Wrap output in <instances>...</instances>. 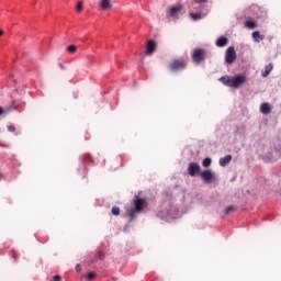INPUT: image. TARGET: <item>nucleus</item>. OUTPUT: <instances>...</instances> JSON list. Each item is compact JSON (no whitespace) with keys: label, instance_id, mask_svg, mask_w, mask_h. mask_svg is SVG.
<instances>
[{"label":"nucleus","instance_id":"obj_1","mask_svg":"<svg viewBox=\"0 0 281 281\" xmlns=\"http://www.w3.org/2000/svg\"><path fill=\"white\" fill-rule=\"evenodd\" d=\"M134 207L127 209L126 214L131 221L137 217V214H142L146 207H148V201L145 198H139V195H135L133 199Z\"/></svg>","mask_w":281,"mask_h":281},{"label":"nucleus","instance_id":"obj_2","mask_svg":"<svg viewBox=\"0 0 281 281\" xmlns=\"http://www.w3.org/2000/svg\"><path fill=\"white\" fill-rule=\"evenodd\" d=\"M220 82L225 87H232L233 89H240L245 82H247V77L244 75L235 76V77H221Z\"/></svg>","mask_w":281,"mask_h":281},{"label":"nucleus","instance_id":"obj_3","mask_svg":"<svg viewBox=\"0 0 281 281\" xmlns=\"http://www.w3.org/2000/svg\"><path fill=\"white\" fill-rule=\"evenodd\" d=\"M182 10L183 4L172 5L166 10V16L167 19H179V14H181Z\"/></svg>","mask_w":281,"mask_h":281},{"label":"nucleus","instance_id":"obj_4","mask_svg":"<svg viewBox=\"0 0 281 281\" xmlns=\"http://www.w3.org/2000/svg\"><path fill=\"white\" fill-rule=\"evenodd\" d=\"M205 49L203 48H195L191 55V58L195 65H201L203 60H205Z\"/></svg>","mask_w":281,"mask_h":281},{"label":"nucleus","instance_id":"obj_5","mask_svg":"<svg viewBox=\"0 0 281 281\" xmlns=\"http://www.w3.org/2000/svg\"><path fill=\"white\" fill-rule=\"evenodd\" d=\"M236 49L234 48V46H229L226 50L225 61L227 63V65H234V63H236Z\"/></svg>","mask_w":281,"mask_h":281},{"label":"nucleus","instance_id":"obj_6","mask_svg":"<svg viewBox=\"0 0 281 281\" xmlns=\"http://www.w3.org/2000/svg\"><path fill=\"white\" fill-rule=\"evenodd\" d=\"M186 67H187V64L183 58L176 59L169 65V68L171 69V71H179L181 69H186Z\"/></svg>","mask_w":281,"mask_h":281},{"label":"nucleus","instance_id":"obj_7","mask_svg":"<svg viewBox=\"0 0 281 281\" xmlns=\"http://www.w3.org/2000/svg\"><path fill=\"white\" fill-rule=\"evenodd\" d=\"M198 172H201V166L196 162H191L188 166V175L190 177H196Z\"/></svg>","mask_w":281,"mask_h":281},{"label":"nucleus","instance_id":"obj_8","mask_svg":"<svg viewBox=\"0 0 281 281\" xmlns=\"http://www.w3.org/2000/svg\"><path fill=\"white\" fill-rule=\"evenodd\" d=\"M201 179L204 181V183H212L215 179L214 172L212 170H204L201 172Z\"/></svg>","mask_w":281,"mask_h":281},{"label":"nucleus","instance_id":"obj_9","mask_svg":"<svg viewBox=\"0 0 281 281\" xmlns=\"http://www.w3.org/2000/svg\"><path fill=\"white\" fill-rule=\"evenodd\" d=\"M99 8L103 12H106L113 8V1L112 0H99Z\"/></svg>","mask_w":281,"mask_h":281},{"label":"nucleus","instance_id":"obj_10","mask_svg":"<svg viewBox=\"0 0 281 281\" xmlns=\"http://www.w3.org/2000/svg\"><path fill=\"white\" fill-rule=\"evenodd\" d=\"M155 49H157V44L155 41L150 40L147 42V55L150 56L151 54H155Z\"/></svg>","mask_w":281,"mask_h":281},{"label":"nucleus","instance_id":"obj_11","mask_svg":"<svg viewBox=\"0 0 281 281\" xmlns=\"http://www.w3.org/2000/svg\"><path fill=\"white\" fill-rule=\"evenodd\" d=\"M203 3H207V0H194L191 3V8H193V10H203Z\"/></svg>","mask_w":281,"mask_h":281},{"label":"nucleus","instance_id":"obj_12","mask_svg":"<svg viewBox=\"0 0 281 281\" xmlns=\"http://www.w3.org/2000/svg\"><path fill=\"white\" fill-rule=\"evenodd\" d=\"M189 16L192 21H201V19H203L205 14H203V12H198V13L191 12L189 13Z\"/></svg>","mask_w":281,"mask_h":281},{"label":"nucleus","instance_id":"obj_13","mask_svg":"<svg viewBox=\"0 0 281 281\" xmlns=\"http://www.w3.org/2000/svg\"><path fill=\"white\" fill-rule=\"evenodd\" d=\"M260 111L263 113V115H269L271 113V105L269 103H262L260 105Z\"/></svg>","mask_w":281,"mask_h":281},{"label":"nucleus","instance_id":"obj_14","mask_svg":"<svg viewBox=\"0 0 281 281\" xmlns=\"http://www.w3.org/2000/svg\"><path fill=\"white\" fill-rule=\"evenodd\" d=\"M273 71V64H269L265 67V71L261 72L262 78H267Z\"/></svg>","mask_w":281,"mask_h":281},{"label":"nucleus","instance_id":"obj_15","mask_svg":"<svg viewBox=\"0 0 281 281\" xmlns=\"http://www.w3.org/2000/svg\"><path fill=\"white\" fill-rule=\"evenodd\" d=\"M229 161H232V155H226L224 158L220 159V166L225 168V166H227V164H229Z\"/></svg>","mask_w":281,"mask_h":281},{"label":"nucleus","instance_id":"obj_16","mask_svg":"<svg viewBox=\"0 0 281 281\" xmlns=\"http://www.w3.org/2000/svg\"><path fill=\"white\" fill-rule=\"evenodd\" d=\"M14 109H16L15 106H7L5 109L0 106V115H8V113H11L12 111H14Z\"/></svg>","mask_w":281,"mask_h":281},{"label":"nucleus","instance_id":"obj_17","mask_svg":"<svg viewBox=\"0 0 281 281\" xmlns=\"http://www.w3.org/2000/svg\"><path fill=\"white\" fill-rule=\"evenodd\" d=\"M252 38L256 43H260V41H263L265 37L262 35H260V31H255L252 33Z\"/></svg>","mask_w":281,"mask_h":281},{"label":"nucleus","instance_id":"obj_18","mask_svg":"<svg viewBox=\"0 0 281 281\" xmlns=\"http://www.w3.org/2000/svg\"><path fill=\"white\" fill-rule=\"evenodd\" d=\"M227 43H228L227 37H220L216 41L217 47H225V45H227Z\"/></svg>","mask_w":281,"mask_h":281},{"label":"nucleus","instance_id":"obj_19","mask_svg":"<svg viewBox=\"0 0 281 281\" xmlns=\"http://www.w3.org/2000/svg\"><path fill=\"white\" fill-rule=\"evenodd\" d=\"M245 27H248V30H256V27H258V25L254 21H246Z\"/></svg>","mask_w":281,"mask_h":281},{"label":"nucleus","instance_id":"obj_20","mask_svg":"<svg viewBox=\"0 0 281 281\" xmlns=\"http://www.w3.org/2000/svg\"><path fill=\"white\" fill-rule=\"evenodd\" d=\"M202 166L204 168H210V166H212V158H204L202 161Z\"/></svg>","mask_w":281,"mask_h":281},{"label":"nucleus","instance_id":"obj_21","mask_svg":"<svg viewBox=\"0 0 281 281\" xmlns=\"http://www.w3.org/2000/svg\"><path fill=\"white\" fill-rule=\"evenodd\" d=\"M77 49L78 48L76 47V45H70V46L67 47V52L69 54H76Z\"/></svg>","mask_w":281,"mask_h":281},{"label":"nucleus","instance_id":"obj_22","mask_svg":"<svg viewBox=\"0 0 281 281\" xmlns=\"http://www.w3.org/2000/svg\"><path fill=\"white\" fill-rule=\"evenodd\" d=\"M112 214L113 216H120V206H113Z\"/></svg>","mask_w":281,"mask_h":281},{"label":"nucleus","instance_id":"obj_23","mask_svg":"<svg viewBox=\"0 0 281 281\" xmlns=\"http://www.w3.org/2000/svg\"><path fill=\"white\" fill-rule=\"evenodd\" d=\"M76 10H77V12H82V10H85L82 1L77 2Z\"/></svg>","mask_w":281,"mask_h":281},{"label":"nucleus","instance_id":"obj_24","mask_svg":"<svg viewBox=\"0 0 281 281\" xmlns=\"http://www.w3.org/2000/svg\"><path fill=\"white\" fill-rule=\"evenodd\" d=\"M236 209L234 206H227L224 211V214H232V212H234Z\"/></svg>","mask_w":281,"mask_h":281},{"label":"nucleus","instance_id":"obj_25","mask_svg":"<svg viewBox=\"0 0 281 281\" xmlns=\"http://www.w3.org/2000/svg\"><path fill=\"white\" fill-rule=\"evenodd\" d=\"M93 278H95V272H89L87 274V280H93Z\"/></svg>","mask_w":281,"mask_h":281},{"label":"nucleus","instance_id":"obj_26","mask_svg":"<svg viewBox=\"0 0 281 281\" xmlns=\"http://www.w3.org/2000/svg\"><path fill=\"white\" fill-rule=\"evenodd\" d=\"M8 131H10V133H15L16 132V127H14V125H9L8 126Z\"/></svg>","mask_w":281,"mask_h":281},{"label":"nucleus","instance_id":"obj_27","mask_svg":"<svg viewBox=\"0 0 281 281\" xmlns=\"http://www.w3.org/2000/svg\"><path fill=\"white\" fill-rule=\"evenodd\" d=\"M75 269L77 273H80L82 271V268L80 267V265H77Z\"/></svg>","mask_w":281,"mask_h":281},{"label":"nucleus","instance_id":"obj_28","mask_svg":"<svg viewBox=\"0 0 281 281\" xmlns=\"http://www.w3.org/2000/svg\"><path fill=\"white\" fill-rule=\"evenodd\" d=\"M60 280H61V277L58 274L53 277V281H60Z\"/></svg>","mask_w":281,"mask_h":281},{"label":"nucleus","instance_id":"obj_29","mask_svg":"<svg viewBox=\"0 0 281 281\" xmlns=\"http://www.w3.org/2000/svg\"><path fill=\"white\" fill-rule=\"evenodd\" d=\"M97 256H98V259H99V260H102V259L104 258V254H102V252H98Z\"/></svg>","mask_w":281,"mask_h":281},{"label":"nucleus","instance_id":"obj_30","mask_svg":"<svg viewBox=\"0 0 281 281\" xmlns=\"http://www.w3.org/2000/svg\"><path fill=\"white\" fill-rule=\"evenodd\" d=\"M0 36H3V30H0Z\"/></svg>","mask_w":281,"mask_h":281}]
</instances>
